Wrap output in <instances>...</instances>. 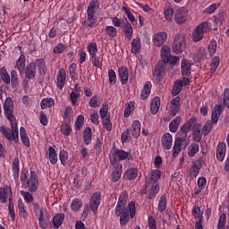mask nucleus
Listing matches in <instances>:
<instances>
[{"label": "nucleus", "instance_id": "nucleus-1", "mask_svg": "<svg viewBox=\"0 0 229 229\" xmlns=\"http://www.w3.org/2000/svg\"><path fill=\"white\" fill-rule=\"evenodd\" d=\"M13 106V99L11 97H7L4 102V117L11 123V128L4 125L0 126V133L10 142L13 140L17 144L19 142V126L17 122H15Z\"/></svg>", "mask_w": 229, "mask_h": 229}, {"label": "nucleus", "instance_id": "nucleus-2", "mask_svg": "<svg viewBox=\"0 0 229 229\" xmlns=\"http://www.w3.org/2000/svg\"><path fill=\"white\" fill-rule=\"evenodd\" d=\"M21 187L23 189H28L29 192H37L38 189V177H37V173L35 171L23 168L21 170Z\"/></svg>", "mask_w": 229, "mask_h": 229}, {"label": "nucleus", "instance_id": "nucleus-3", "mask_svg": "<svg viewBox=\"0 0 229 229\" xmlns=\"http://www.w3.org/2000/svg\"><path fill=\"white\" fill-rule=\"evenodd\" d=\"M137 214V208H135V202L132 200L128 204V207H115L114 216L120 217L121 226H126L131 219L135 217Z\"/></svg>", "mask_w": 229, "mask_h": 229}, {"label": "nucleus", "instance_id": "nucleus-4", "mask_svg": "<svg viewBox=\"0 0 229 229\" xmlns=\"http://www.w3.org/2000/svg\"><path fill=\"white\" fill-rule=\"evenodd\" d=\"M137 214V208H135V202L132 200L128 204V207H115L114 216L120 217L121 226H126L131 219L135 217Z\"/></svg>", "mask_w": 229, "mask_h": 229}, {"label": "nucleus", "instance_id": "nucleus-5", "mask_svg": "<svg viewBox=\"0 0 229 229\" xmlns=\"http://www.w3.org/2000/svg\"><path fill=\"white\" fill-rule=\"evenodd\" d=\"M99 8V0H92L89 2L87 9V19L82 22L84 28H96L98 26V16L96 12Z\"/></svg>", "mask_w": 229, "mask_h": 229}, {"label": "nucleus", "instance_id": "nucleus-6", "mask_svg": "<svg viewBox=\"0 0 229 229\" xmlns=\"http://www.w3.org/2000/svg\"><path fill=\"white\" fill-rule=\"evenodd\" d=\"M98 44L91 42L88 46V53L89 55V62H91L93 67L101 69L103 67V58L98 55Z\"/></svg>", "mask_w": 229, "mask_h": 229}, {"label": "nucleus", "instance_id": "nucleus-7", "mask_svg": "<svg viewBox=\"0 0 229 229\" xmlns=\"http://www.w3.org/2000/svg\"><path fill=\"white\" fill-rule=\"evenodd\" d=\"M212 30V24L208 21H205L200 23L197 28L193 30L192 38L193 42H199V40H203L205 37V33H208Z\"/></svg>", "mask_w": 229, "mask_h": 229}, {"label": "nucleus", "instance_id": "nucleus-8", "mask_svg": "<svg viewBox=\"0 0 229 229\" xmlns=\"http://www.w3.org/2000/svg\"><path fill=\"white\" fill-rule=\"evenodd\" d=\"M186 47L187 42H185V36L182 34L176 35L173 43V53H174L175 55H180V53H183Z\"/></svg>", "mask_w": 229, "mask_h": 229}, {"label": "nucleus", "instance_id": "nucleus-9", "mask_svg": "<svg viewBox=\"0 0 229 229\" xmlns=\"http://www.w3.org/2000/svg\"><path fill=\"white\" fill-rule=\"evenodd\" d=\"M166 64L165 62H157L154 67L153 76L157 83L164 81V76H165Z\"/></svg>", "mask_w": 229, "mask_h": 229}, {"label": "nucleus", "instance_id": "nucleus-10", "mask_svg": "<svg viewBox=\"0 0 229 229\" xmlns=\"http://www.w3.org/2000/svg\"><path fill=\"white\" fill-rule=\"evenodd\" d=\"M127 158H130V152L115 148L114 150L112 151L109 160L111 164H121L119 160H127Z\"/></svg>", "mask_w": 229, "mask_h": 229}, {"label": "nucleus", "instance_id": "nucleus-11", "mask_svg": "<svg viewBox=\"0 0 229 229\" xmlns=\"http://www.w3.org/2000/svg\"><path fill=\"white\" fill-rule=\"evenodd\" d=\"M189 17V13L185 10V8L181 7L174 12V21L176 24H183L187 18Z\"/></svg>", "mask_w": 229, "mask_h": 229}, {"label": "nucleus", "instance_id": "nucleus-12", "mask_svg": "<svg viewBox=\"0 0 229 229\" xmlns=\"http://www.w3.org/2000/svg\"><path fill=\"white\" fill-rule=\"evenodd\" d=\"M99 205H101V192H95L92 194L89 203L91 212H98Z\"/></svg>", "mask_w": 229, "mask_h": 229}, {"label": "nucleus", "instance_id": "nucleus-13", "mask_svg": "<svg viewBox=\"0 0 229 229\" xmlns=\"http://www.w3.org/2000/svg\"><path fill=\"white\" fill-rule=\"evenodd\" d=\"M165 40H167L166 32L156 33L152 38V41L154 43V46H156V47H162V46L165 44Z\"/></svg>", "mask_w": 229, "mask_h": 229}, {"label": "nucleus", "instance_id": "nucleus-14", "mask_svg": "<svg viewBox=\"0 0 229 229\" xmlns=\"http://www.w3.org/2000/svg\"><path fill=\"white\" fill-rule=\"evenodd\" d=\"M140 122H139V120H135L132 122L131 127L127 129L133 139H139V137H140Z\"/></svg>", "mask_w": 229, "mask_h": 229}, {"label": "nucleus", "instance_id": "nucleus-15", "mask_svg": "<svg viewBox=\"0 0 229 229\" xmlns=\"http://www.w3.org/2000/svg\"><path fill=\"white\" fill-rule=\"evenodd\" d=\"M180 110V97H175L170 102V106L168 108L169 114L174 117Z\"/></svg>", "mask_w": 229, "mask_h": 229}, {"label": "nucleus", "instance_id": "nucleus-16", "mask_svg": "<svg viewBox=\"0 0 229 229\" xmlns=\"http://www.w3.org/2000/svg\"><path fill=\"white\" fill-rule=\"evenodd\" d=\"M118 78L122 85H126L128 83V78H130V72L126 66H121L118 68Z\"/></svg>", "mask_w": 229, "mask_h": 229}, {"label": "nucleus", "instance_id": "nucleus-17", "mask_svg": "<svg viewBox=\"0 0 229 229\" xmlns=\"http://www.w3.org/2000/svg\"><path fill=\"white\" fill-rule=\"evenodd\" d=\"M67 78V73L64 69L59 70L56 78V87L59 90H64L65 87V80Z\"/></svg>", "mask_w": 229, "mask_h": 229}, {"label": "nucleus", "instance_id": "nucleus-18", "mask_svg": "<svg viewBox=\"0 0 229 229\" xmlns=\"http://www.w3.org/2000/svg\"><path fill=\"white\" fill-rule=\"evenodd\" d=\"M114 167V171L112 173V182H119L121 180V176L123 174V165L122 164H111Z\"/></svg>", "mask_w": 229, "mask_h": 229}, {"label": "nucleus", "instance_id": "nucleus-19", "mask_svg": "<svg viewBox=\"0 0 229 229\" xmlns=\"http://www.w3.org/2000/svg\"><path fill=\"white\" fill-rule=\"evenodd\" d=\"M225 157H226V143L220 142L216 147V160L223 162Z\"/></svg>", "mask_w": 229, "mask_h": 229}, {"label": "nucleus", "instance_id": "nucleus-20", "mask_svg": "<svg viewBox=\"0 0 229 229\" xmlns=\"http://www.w3.org/2000/svg\"><path fill=\"white\" fill-rule=\"evenodd\" d=\"M24 71L26 80H34V78L37 76V68H35L33 62H30L29 64H27Z\"/></svg>", "mask_w": 229, "mask_h": 229}, {"label": "nucleus", "instance_id": "nucleus-21", "mask_svg": "<svg viewBox=\"0 0 229 229\" xmlns=\"http://www.w3.org/2000/svg\"><path fill=\"white\" fill-rule=\"evenodd\" d=\"M161 144L164 149H171L173 148V136L171 133L166 132L161 138Z\"/></svg>", "mask_w": 229, "mask_h": 229}, {"label": "nucleus", "instance_id": "nucleus-22", "mask_svg": "<svg viewBox=\"0 0 229 229\" xmlns=\"http://www.w3.org/2000/svg\"><path fill=\"white\" fill-rule=\"evenodd\" d=\"M151 89H153L151 81H146L140 92V98L143 101H146V99L151 96Z\"/></svg>", "mask_w": 229, "mask_h": 229}, {"label": "nucleus", "instance_id": "nucleus-23", "mask_svg": "<svg viewBox=\"0 0 229 229\" xmlns=\"http://www.w3.org/2000/svg\"><path fill=\"white\" fill-rule=\"evenodd\" d=\"M182 74L183 77L189 78L191 74V65L189 60L183 58L181 62Z\"/></svg>", "mask_w": 229, "mask_h": 229}, {"label": "nucleus", "instance_id": "nucleus-24", "mask_svg": "<svg viewBox=\"0 0 229 229\" xmlns=\"http://www.w3.org/2000/svg\"><path fill=\"white\" fill-rule=\"evenodd\" d=\"M8 196H12V188L8 185L0 188V202L6 203Z\"/></svg>", "mask_w": 229, "mask_h": 229}, {"label": "nucleus", "instance_id": "nucleus-25", "mask_svg": "<svg viewBox=\"0 0 229 229\" xmlns=\"http://www.w3.org/2000/svg\"><path fill=\"white\" fill-rule=\"evenodd\" d=\"M32 207L35 212V216L36 217H38V223L40 222V218H42V220L45 221L46 218H44V212H46V208H40V204L37 202H34L32 204Z\"/></svg>", "mask_w": 229, "mask_h": 229}, {"label": "nucleus", "instance_id": "nucleus-26", "mask_svg": "<svg viewBox=\"0 0 229 229\" xmlns=\"http://www.w3.org/2000/svg\"><path fill=\"white\" fill-rule=\"evenodd\" d=\"M162 176V171L160 170H151L150 174L147 178L148 183H157L158 180Z\"/></svg>", "mask_w": 229, "mask_h": 229}, {"label": "nucleus", "instance_id": "nucleus-27", "mask_svg": "<svg viewBox=\"0 0 229 229\" xmlns=\"http://www.w3.org/2000/svg\"><path fill=\"white\" fill-rule=\"evenodd\" d=\"M15 69L19 71L20 74H23L26 69V55L21 54L19 59L16 62Z\"/></svg>", "mask_w": 229, "mask_h": 229}, {"label": "nucleus", "instance_id": "nucleus-28", "mask_svg": "<svg viewBox=\"0 0 229 229\" xmlns=\"http://www.w3.org/2000/svg\"><path fill=\"white\" fill-rule=\"evenodd\" d=\"M13 177L15 182H19V173L21 171L19 157H15L12 164Z\"/></svg>", "mask_w": 229, "mask_h": 229}, {"label": "nucleus", "instance_id": "nucleus-29", "mask_svg": "<svg viewBox=\"0 0 229 229\" xmlns=\"http://www.w3.org/2000/svg\"><path fill=\"white\" fill-rule=\"evenodd\" d=\"M33 65L35 69H38L40 74H46V72H47V68L46 67V60L42 58L36 59L35 62H33Z\"/></svg>", "mask_w": 229, "mask_h": 229}, {"label": "nucleus", "instance_id": "nucleus-30", "mask_svg": "<svg viewBox=\"0 0 229 229\" xmlns=\"http://www.w3.org/2000/svg\"><path fill=\"white\" fill-rule=\"evenodd\" d=\"M183 144V141L182 140L181 138H176L174 144V148H173V154L172 157L173 158H176V157H178V155H180V152L182 151V146Z\"/></svg>", "mask_w": 229, "mask_h": 229}, {"label": "nucleus", "instance_id": "nucleus-31", "mask_svg": "<svg viewBox=\"0 0 229 229\" xmlns=\"http://www.w3.org/2000/svg\"><path fill=\"white\" fill-rule=\"evenodd\" d=\"M150 186V189L148 191V199H155L157 197V194L160 192V184L158 183H148Z\"/></svg>", "mask_w": 229, "mask_h": 229}, {"label": "nucleus", "instance_id": "nucleus-32", "mask_svg": "<svg viewBox=\"0 0 229 229\" xmlns=\"http://www.w3.org/2000/svg\"><path fill=\"white\" fill-rule=\"evenodd\" d=\"M64 221H65V214L58 213L53 217V226L54 228H60L62 225H64Z\"/></svg>", "mask_w": 229, "mask_h": 229}, {"label": "nucleus", "instance_id": "nucleus-33", "mask_svg": "<svg viewBox=\"0 0 229 229\" xmlns=\"http://www.w3.org/2000/svg\"><path fill=\"white\" fill-rule=\"evenodd\" d=\"M193 126H196V118H191L187 123L183 124L181 128V133L189 134Z\"/></svg>", "mask_w": 229, "mask_h": 229}, {"label": "nucleus", "instance_id": "nucleus-34", "mask_svg": "<svg viewBox=\"0 0 229 229\" xmlns=\"http://www.w3.org/2000/svg\"><path fill=\"white\" fill-rule=\"evenodd\" d=\"M139 176V168L137 167H131L127 169V171L124 173V178L125 180H135Z\"/></svg>", "mask_w": 229, "mask_h": 229}, {"label": "nucleus", "instance_id": "nucleus-35", "mask_svg": "<svg viewBox=\"0 0 229 229\" xmlns=\"http://www.w3.org/2000/svg\"><path fill=\"white\" fill-rule=\"evenodd\" d=\"M160 110V98L155 97L150 103V112L154 115H157L158 114V111Z\"/></svg>", "mask_w": 229, "mask_h": 229}, {"label": "nucleus", "instance_id": "nucleus-36", "mask_svg": "<svg viewBox=\"0 0 229 229\" xmlns=\"http://www.w3.org/2000/svg\"><path fill=\"white\" fill-rule=\"evenodd\" d=\"M123 33L127 40H131V38H133V27L128 21L123 25Z\"/></svg>", "mask_w": 229, "mask_h": 229}, {"label": "nucleus", "instance_id": "nucleus-37", "mask_svg": "<svg viewBox=\"0 0 229 229\" xmlns=\"http://www.w3.org/2000/svg\"><path fill=\"white\" fill-rule=\"evenodd\" d=\"M140 38H133L131 44V53H132V55H139V53H140Z\"/></svg>", "mask_w": 229, "mask_h": 229}, {"label": "nucleus", "instance_id": "nucleus-38", "mask_svg": "<svg viewBox=\"0 0 229 229\" xmlns=\"http://www.w3.org/2000/svg\"><path fill=\"white\" fill-rule=\"evenodd\" d=\"M162 60L159 62H169V57L171 55V47L167 45H164L160 51Z\"/></svg>", "mask_w": 229, "mask_h": 229}, {"label": "nucleus", "instance_id": "nucleus-39", "mask_svg": "<svg viewBox=\"0 0 229 229\" xmlns=\"http://www.w3.org/2000/svg\"><path fill=\"white\" fill-rule=\"evenodd\" d=\"M20 137L22 144H24L26 148H30L31 146L30 143V137H28V132H26V128H20Z\"/></svg>", "mask_w": 229, "mask_h": 229}, {"label": "nucleus", "instance_id": "nucleus-40", "mask_svg": "<svg viewBox=\"0 0 229 229\" xmlns=\"http://www.w3.org/2000/svg\"><path fill=\"white\" fill-rule=\"evenodd\" d=\"M83 140L85 146H90L92 144V129L87 127L83 131Z\"/></svg>", "mask_w": 229, "mask_h": 229}, {"label": "nucleus", "instance_id": "nucleus-41", "mask_svg": "<svg viewBox=\"0 0 229 229\" xmlns=\"http://www.w3.org/2000/svg\"><path fill=\"white\" fill-rule=\"evenodd\" d=\"M60 131H61V133H63V135L69 137V135H71V133H72V127H71V122L62 123Z\"/></svg>", "mask_w": 229, "mask_h": 229}, {"label": "nucleus", "instance_id": "nucleus-42", "mask_svg": "<svg viewBox=\"0 0 229 229\" xmlns=\"http://www.w3.org/2000/svg\"><path fill=\"white\" fill-rule=\"evenodd\" d=\"M48 158L52 165H55L58 162V154L56 153V149L53 147L48 148Z\"/></svg>", "mask_w": 229, "mask_h": 229}, {"label": "nucleus", "instance_id": "nucleus-43", "mask_svg": "<svg viewBox=\"0 0 229 229\" xmlns=\"http://www.w3.org/2000/svg\"><path fill=\"white\" fill-rule=\"evenodd\" d=\"M10 83L13 89H19V74L15 70L11 71Z\"/></svg>", "mask_w": 229, "mask_h": 229}, {"label": "nucleus", "instance_id": "nucleus-44", "mask_svg": "<svg viewBox=\"0 0 229 229\" xmlns=\"http://www.w3.org/2000/svg\"><path fill=\"white\" fill-rule=\"evenodd\" d=\"M223 110V108L221 107V106H216L213 112H212V115H211V119L213 124H217V122L219 121V116L221 115V111Z\"/></svg>", "mask_w": 229, "mask_h": 229}, {"label": "nucleus", "instance_id": "nucleus-45", "mask_svg": "<svg viewBox=\"0 0 229 229\" xmlns=\"http://www.w3.org/2000/svg\"><path fill=\"white\" fill-rule=\"evenodd\" d=\"M180 123H182V117L181 116H176L175 119H174L170 124V131L172 133H176L178 131V127L180 126Z\"/></svg>", "mask_w": 229, "mask_h": 229}, {"label": "nucleus", "instance_id": "nucleus-46", "mask_svg": "<svg viewBox=\"0 0 229 229\" xmlns=\"http://www.w3.org/2000/svg\"><path fill=\"white\" fill-rule=\"evenodd\" d=\"M128 191H123L118 198V202L116 204V207L123 208L126 207V204L128 203Z\"/></svg>", "mask_w": 229, "mask_h": 229}, {"label": "nucleus", "instance_id": "nucleus-47", "mask_svg": "<svg viewBox=\"0 0 229 229\" xmlns=\"http://www.w3.org/2000/svg\"><path fill=\"white\" fill-rule=\"evenodd\" d=\"M182 89H183V82L182 81V80L175 81L173 90H172V96L174 97L178 96V94L182 92Z\"/></svg>", "mask_w": 229, "mask_h": 229}, {"label": "nucleus", "instance_id": "nucleus-48", "mask_svg": "<svg viewBox=\"0 0 229 229\" xmlns=\"http://www.w3.org/2000/svg\"><path fill=\"white\" fill-rule=\"evenodd\" d=\"M40 106L42 110H46V108H51V106H55V99L51 98H43L41 100Z\"/></svg>", "mask_w": 229, "mask_h": 229}, {"label": "nucleus", "instance_id": "nucleus-49", "mask_svg": "<svg viewBox=\"0 0 229 229\" xmlns=\"http://www.w3.org/2000/svg\"><path fill=\"white\" fill-rule=\"evenodd\" d=\"M0 77L2 81L5 85H10V73H8V71L6 70L5 67L0 68Z\"/></svg>", "mask_w": 229, "mask_h": 229}, {"label": "nucleus", "instance_id": "nucleus-50", "mask_svg": "<svg viewBox=\"0 0 229 229\" xmlns=\"http://www.w3.org/2000/svg\"><path fill=\"white\" fill-rule=\"evenodd\" d=\"M18 208L20 212V216L26 219L28 217V211L26 210V204L22 201V199H18Z\"/></svg>", "mask_w": 229, "mask_h": 229}, {"label": "nucleus", "instance_id": "nucleus-51", "mask_svg": "<svg viewBox=\"0 0 229 229\" xmlns=\"http://www.w3.org/2000/svg\"><path fill=\"white\" fill-rule=\"evenodd\" d=\"M167 207V199L165 198V194H163L158 201L157 204V210L158 212H160L162 214V212H164L165 210Z\"/></svg>", "mask_w": 229, "mask_h": 229}, {"label": "nucleus", "instance_id": "nucleus-52", "mask_svg": "<svg viewBox=\"0 0 229 229\" xmlns=\"http://www.w3.org/2000/svg\"><path fill=\"white\" fill-rule=\"evenodd\" d=\"M59 160L64 167L69 164V153L64 149L61 150L59 153Z\"/></svg>", "mask_w": 229, "mask_h": 229}, {"label": "nucleus", "instance_id": "nucleus-53", "mask_svg": "<svg viewBox=\"0 0 229 229\" xmlns=\"http://www.w3.org/2000/svg\"><path fill=\"white\" fill-rule=\"evenodd\" d=\"M83 207V201L81 199H74L71 204V209L73 212H80V208Z\"/></svg>", "mask_w": 229, "mask_h": 229}, {"label": "nucleus", "instance_id": "nucleus-54", "mask_svg": "<svg viewBox=\"0 0 229 229\" xmlns=\"http://www.w3.org/2000/svg\"><path fill=\"white\" fill-rule=\"evenodd\" d=\"M196 153H199V145L198 143H192L188 148V157L192 158V157H194Z\"/></svg>", "mask_w": 229, "mask_h": 229}, {"label": "nucleus", "instance_id": "nucleus-55", "mask_svg": "<svg viewBox=\"0 0 229 229\" xmlns=\"http://www.w3.org/2000/svg\"><path fill=\"white\" fill-rule=\"evenodd\" d=\"M83 124H85V116H83V114H79L75 121V125H74L75 131H80V130L83 128Z\"/></svg>", "mask_w": 229, "mask_h": 229}, {"label": "nucleus", "instance_id": "nucleus-56", "mask_svg": "<svg viewBox=\"0 0 229 229\" xmlns=\"http://www.w3.org/2000/svg\"><path fill=\"white\" fill-rule=\"evenodd\" d=\"M201 139H203V133H201V129L198 126H193V140L195 142H201Z\"/></svg>", "mask_w": 229, "mask_h": 229}, {"label": "nucleus", "instance_id": "nucleus-57", "mask_svg": "<svg viewBox=\"0 0 229 229\" xmlns=\"http://www.w3.org/2000/svg\"><path fill=\"white\" fill-rule=\"evenodd\" d=\"M106 33L111 38H114V37H117V29L112 25H107L106 27Z\"/></svg>", "mask_w": 229, "mask_h": 229}, {"label": "nucleus", "instance_id": "nucleus-58", "mask_svg": "<svg viewBox=\"0 0 229 229\" xmlns=\"http://www.w3.org/2000/svg\"><path fill=\"white\" fill-rule=\"evenodd\" d=\"M219 64H221V59L219 58V56L213 57L211 64H210L212 74H214V72H216V71H217V68L219 67Z\"/></svg>", "mask_w": 229, "mask_h": 229}, {"label": "nucleus", "instance_id": "nucleus-59", "mask_svg": "<svg viewBox=\"0 0 229 229\" xmlns=\"http://www.w3.org/2000/svg\"><path fill=\"white\" fill-rule=\"evenodd\" d=\"M9 216H11L12 221H15V207L13 206V199L12 197L9 198L8 205Z\"/></svg>", "mask_w": 229, "mask_h": 229}, {"label": "nucleus", "instance_id": "nucleus-60", "mask_svg": "<svg viewBox=\"0 0 229 229\" xmlns=\"http://www.w3.org/2000/svg\"><path fill=\"white\" fill-rule=\"evenodd\" d=\"M200 170L201 167H199L198 165H192V166L190 168V178H197Z\"/></svg>", "mask_w": 229, "mask_h": 229}, {"label": "nucleus", "instance_id": "nucleus-61", "mask_svg": "<svg viewBox=\"0 0 229 229\" xmlns=\"http://www.w3.org/2000/svg\"><path fill=\"white\" fill-rule=\"evenodd\" d=\"M71 119H72V107L66 106L64 115V123H71Z\"/></svg>", "mask_w": 229, "mask_h": 229}, {"label": "nucleus", "instance_id": "nucleus-62", "mask_svg": "<svg viewBox=\"0 0 229 229\" xmlns=\"http://www.w3.org/2000/svg\"><path fill=\"white\" fill-rule=\"evenodd\" d=\"M212 122L211 121H208L205 123L204 126L202 127V134L204 135V137H207V135H208L210 133V131H212Z\"/></svg>", "mask_w": 229, "mask_h": 229}, {"label": "nucleus", "instance_id": "nucleus-63", "mask_svg": "<svg viewBox=\"0 0 229 229\" xmlns=\"http://www.w3.org/2000/svg\"><path fill=\"white\" fill-rule=\"evenodd\" d=\"M108 80L110 85H115V83H117V74L114 69L108 70Z\"/></svg>", "mask_w": 229, "mask_h": 229}, {"label": "nucleus", "instance_id": "nucleus-64", "mask_svg": "<svg viewBox=\"0 0 229 229\" xmlns=\"http://www.w3.org/2000/svg\"><path fill=\"white\" fill-rule=\"evenodd\" d=\"M99 105H101V101H99V98L98 97V95L93 96L89 102V106L91 108H98V106H99Z\"/></svg>", "mask_w": 229, "mask_h": 229}]
</instances>
